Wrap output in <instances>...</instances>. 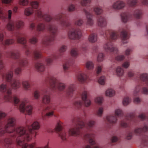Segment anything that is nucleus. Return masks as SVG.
Wrapping results in <instances>:
<instances>
[{"label": "nucleus", "instance_id": "obj_14", "mask_svg": "<svg viewBox=\"0 0 148 148\" xmlns=\"http://www.w3.org/2000/svg\"><path fill=\"white\" fill-rule=\"evenodd\" d=\"M114 114L110 115L106 117V121L111 124H115L117 122V117H122L124 115V113L122 110L120 108L116 109L115 110Z\"/></svg>", "mask_w": 148, "mask_h": 148}, {"label": "nucleus", "instance_id": "obj_39", "mask_svg": "<svg viewBox=\"0 0 148 148\" xmlns=\"http://www.w3.org/2000/svg\"><path fill=\"white\" fill-rule=\"evenodd\" d=\"M85 66L87 69L91 70L94 68V64L92 62L88 61L86 63Z\"/></svg>", "mask_w": 148, "mask_h": 148}, {"label": "nucleus", "instance_id": "obj_49", "mask_svg": "<svg viewBox=\"0 0 148 148\" xmlns=\"http://www.w3.org/2000/svg\"><path fill=\"white\" fill-rule=\"evenodd\" d=\"M33 96L35 99H38L40 97V92L38 90H35L33 94Z\"/></svg>", "mask_w": 148, "mask_h": 148}, {"label": "nucleus", "instance_id": "obj_41", "mask_svg": "<svg viewBox=\"0 0 148 148\" xmlns=\"http://www.w3.org/2000/svg\"><path fill=\"white\" fill-rule=\"evenodd\" d=\"M71 54L72 57L76 58L78 55V50L77 48H72L71 51Z\"/></svg>", "mask_w": 148, "mask_h": 148}, {"label": "nucleus", "instance_id": "obj_26", "mask_svg": "<svg viewBox=\"0 0 148 148\" xmlns=\"http://www.w3.org/2000/svg\"><path fill=\"white\" fill-rule=\"evenodd\" d=\"M83 10L85 13L87 19V24L88 25H92L94 23V21L92 19V14H91V12L88 11L84 9H83Z\"/></svg>", "mask_w": 148, "mask_h": 148}, {"label": "nucleus", "instance_id": "obj_30", "mask_svg": "<svg viewBox=\"0 0 148 148\" xmlns=\"http://www.w3.org/2000/svg\"><path fill=\"white\" fill-rule=\"evenodd\" d=\"M75 107L77 109L83 111L84 113V107L83 106V102L81 100L75 101L73 103Z\"/></svg>", "mask_w": 148, "mask_h": 148}, {"label": "nucleus", "instance_id": "obj_38", "mask_svg": "<svg viewBox=\"0 0 148 148\" xmlns=\"http://www.w3.org/2000/svg\"><path fill=\"white\" fill-rule=\"evenodd\" d=\"M22 84L25 90H28L30 87V85L29 81L27 80H24L22 82Z\"/></svg>", "mask_w": 148, "mask_h": 148}, {"label": "nucleus", "instance_id": "obj_32", "mask_svg": "<svg viewBox=\"0 0 148 148\" xmlns=\"http://www.w3.org/2000/svg\"><path fill=\"white\" fill-rule=\"evenodd\" d=\"M98 36L96 33H93L90 34L88 37L89 41L91 43L96 42L97 40Z\"/></svg>", "mask_w": 148, "mask_h": 148}, {"label": "nucleus", "instance_id": "obj_22", "mask_svg": "<svg viewBox=\"0 0 148 148\" xmlns=\"http://www.w3.org/2000/svg\"><path fill=\"white\" fill-rule=\"evenodd\" d=\"M4 37L3 33H0V42L5 47L10 45L15 42V40L12 38L7 39L3 41Z\"/></svg>", "mask_w": 148, "mask_h": 148}, {"label": "nucleus", "instance_id": "obj_42", "mask_svg": "<svg viewBox=\"0 0 148 148\" xmlns=\"http://www.w3.org/2000/svg\"><path fill=\"white\" fill-rule=\"evenodd\" d=\"M105 94L106 96L112 97L114 95L115 91L112 89H109L106 90Z\"/></svg>", "mask_w": 148, "mask_h": 148}, {"label": "nucleus", "instance_id": "obj_13", "mask_svg": "<svg viewBox=\"0 0 148 148\" xmlns=\"http://www.w3.org/2000/svg\"><path fill=\"white\" fill-rule=\"evenodd\" d=\"M67 47L66 46L63 45L59 48V53L52 55V57H48L45 59V61L48 65H50L53 62V59L57 60L60 59L63 55V53L66 50Z\"/></svg>", "mask_w": 148, "mask_h": 148}, {"label": "nucleus", "instance_id": "obj_5", "mask_svg": "<svg viewBox=\"0 0 148 148\" xmlns=\"http://www.w3.org/2000/svg\"><path fill=\"white\" fill-rule=\"evenodd\" d=\"M73 125L68 131L69 134L73 136H81L80 129L84 128L88 129L89 128L94 127L95 122L93 120H90L86 125L82 119L79 117L74 118L72 120Z\"/></svg>", "mask_w": 148, "mask_h": 148}, {"label": "nucleus", "instance_id": "obj_11", "mask_svg": "<svg viewBox=\"0 0 148 148\" xmlns=\"http://www.w3.org/2000/svg\"><path fill=\"white\" fill-rule=\"evenodd\" d=\"M62 123L61 122H58L54 130L51 128H47L46 130V131L48 133H51L54 131L57 132L61 139L63 140H66L67 137V134H66V131L62 129Z\"/></svg>", "mask_w": 148, "mask_h": 148}, {"label": "nucleus", "instance_id": "obj_55", "mask_svg": "<svg viewBox=\"0 0 148 148\" xmlns=\"http://www.w3.org/2000/svg\"><path fill=\"white\" fill-rule=\"evenodd\" d=\"M130 65V62L129 60L124 62L122 64V66L125 69L127 68Z\"/></svg>", "mask_w": 148, "mask_h": 148}, {"label": "nucleus", "instance_id": "obj_27", "mask_svg": "<svg viewBox=\"0 0 148 148\" xmlns=\"http://www.w3.org/2000/svg\"><path fill=\"white\" fill-rule=\"evenodd\" d=\"M97 23L99 26L103 27L106 26L107 21L106 18L103 16H100L98 17Z\"/></svg>", "mask_w": 148, "mask_h": 148}, {"label": "nucleus", "instance_id": "obj_1", "mask_svg": "<svg viewBox=\"0 0 148 148\" xmlns=\"http://www.w3.org/2000/svg\"><path fill=\"white\" fill-rule=\"evenodd\" d=\"M4 64L3 62L1 54L0 53V72L2 77L5 79L8 82L10 83V86L7 82L3 83L0 85V91L4 93V99L6 101L13 102L15 106L18 108L20 112L24 113L25 111L29 115L32 114L33 107L31 105H27L29 103V100L24 98L21 101L16 96H12V88L16 89L19 88L21 86V83L19 79H13V73L12 71H9L5 73L3 70Z\"/></svg>", "mask_w": 148, "mask_h": 148}, {"label": "nucleus", "instance_id": "obj_46", "mask_svg": "<svg viewBox=\"0 0 148 148\" xmlns=\"http://www.w3.org/2000/svg\"><path fill=\"white\" fill-rule=\"evenodd\" d=\"M141 86L140 85L138 84L136 85L134 89L133 92V95L134 96L137 95H138V93L139 92Z\"/></svg>", "mask_w": 148, "mask_h": 148}, {"label": "nucleus", "instance_id": "obj_63", "mask_svg": "<svg viewBox=\"0 0 148 148\" xmlns=\"http://www.w3.org/2000/svg\"><path fill=\"white\" fill-rule=\"evenodd\" d=\"M102 67V66L98 65L97 66L96 68L97 74H99L101 72Z\"/></svg>", "mask_w": 148, "mask_h": 148}, {"label": "nucleus", "instance_id": "obj_4", "mask_svg": "<svg viewBox=\"0 0 148 148\" xmlns=\"http://www.w3.org/2000/svg\"><path fill=\"white\" fill-rule=\"evenodd\" d=\"M31 127L32 129L28 125L27 128L23 127L25 133L22 136L21 139L23 144L20 145L22 148H34L35 146V143L28 144L25 143V142L30 141L32 137L36 136L37 132L35 130H38L40 128V125L38 122L35 121L32 124Z\"/></svg>", "mask_w": 148, "mask_h": 148}, {"label": "nucleus", "instance_id": "obj_3", "mask_svg": "<svg viewBox=\"0 0 148 148\" xmlns=\"http://www.w3.org/2000/svg\"><path fill=\"white\" fill-rule=\"evenodd\" d=\"M99 34L107 41L103 46L105 51L107 52L118 53V51L117 48L113 47L110 40L115 41L118 38V32L112 29H108L104 31L101 30Z\"/></svg>", "mask_w": 148, "mask_h": 148}, {"label": "nucleus", "instance_id": "obj_48", "mask_svg": "<svg viewBox=\"0 0 148 148\" xmlns=\"http://www.w3.org/2000/svg\"><path fill=\"white\" fill-rule=\"evenodd\" d=\"M91 2L90 0H82L80 2L81 5L83 6H88Z\"/></svg>", "mask_w": 148, "mask_h": 148}, {"label": "nucleus", "instance_id": "obj_34", "mask_svg": "<svg viewBox=\"0 0 148 148\" xmlns=\"http://www.w3.org/2000/svg\"><path fill=\"white\" fill-rule=\"evenodd\" d=\"M116 75L117 76L121 77L124 74V70L120 66H118L115 69Z\"/></svg>", "mask_w": 148, "mask_h": 148}, {"label": "nucleus", "instance_id": "obj_61", "mask_svg": "<svg viewBox=\"0 0 148 148\" xmlns=\"http://www.w3.org/2000/svg\"><path fill=\"white\" fill-rule=\"evenodd\" d=\"M127 76L129 78H132L134 75V73L133 71L132 70H130L127 72Z\"/></svg>", "mask_w": 148, "mask_h": 148}, {"label": "nucleus", "instance_id": "obj_21", "mask_svg": "<svg viewBox=\"0 0 148 148\" xmlns=\"http://www.w3.org/2000/svg\"><path fill=\"white\" fill-rule=\"evenodd\" d=\"M74 63V60L70 58L63 65V68L64 73L68 74L71 71L70 67Z\"/></svg>", "mask_w": 148, "mask_h": 148}, {"label": "nucleus", "instance_id": "obj_53", "mask_svg": "<svg viewBox=\"0 0 148 148\" xmlns=\"http://www.w3.org/2000/svg\"><path fill=\"white\" fill-rule=\"evenodd\" d=\"M125 58V56L123 55H119L115 57V59L118 61H121Z\"/></svg>", "mask_w": 148, "mask_h": 148}, {"label": "nucleus", "instance_id": "obj_51", "mask_svg": "<svg viewBox=\"0 0 148 148\" xmlns=\"http://www.w3.org/2000/svg\"><path fill=\"white\" fill-rule=\"evenodd\" d=\"M104 55L103 53H99L97 56V60L98 62H101L103 61Z\"/></svg>", "mask_w": 148, "mask_h": 148}, {"label": "nucleus", "instance_id": "obj_56", "mask_svg": "<svg viewBox=\"0 0 148 148\" xmlns=\"http://www.w3.org/2000/svg\"><path fill=\"white\" fill-rule=\"evenodd\" d=\"M29 3L28 0H19V4L23 6L27 5Z\"/></svg>", "mask_w": 148, "mask_h": 148}, {"label": "nucleus", "instance_id": "obj_36", "mask_svg": "<svg viewBox=\"0 0 148 148\" xmlns=\"http://www.w3.org/2000/svg\"><path fill=\"white\" fill-rule=\"evenodd\" d=\"M142 14V11L140 9L135 10L133 13V15L134 17L137 19L140 18Z\"/></svg>", "mask_w": 148, "mask_h": 148}, {"label": "nucleus", "instance_id": "obj_59", "mask_svg": "<svg viewBox=\"0 0 148 148\" xmlns=\"http://www.w3.org/2000/svg\"><path fill=\"white\" fill-rule=\"evenodd\" d=\"M141 91L143 94L146 95H148V88L147 87H142Z\"/></svg>", "mask_w": 148, "mask_h": 148}, {"label": "nucleus", "instance_id": "obj_35", "mask_svg": "<svg viewBox=\"0 0 148 148\" xmlns=\"http://www.w3.org/2000/svg\"><path fill=\"white\" fill-rule=\"evenodd\" d=\"M32 54L36 59L40 58L41 57V52L38 49H36L32 51Z\"/></svg>", "mask_w": 148, "mask_h": 148}, {"label": "nucleus", "instance_id": "obj_52", "mask_svg": "<svg viewBox=\"0 0 148 148\" xmlns=\"http://www.w3.org/2000/svg\"><path fill=\"white\" fill-rule=\"evenodd\" d=\"M105 77L103 76H102L98 79V82L101 85H103L105 84Z\"/></svg>", "mask_w": 148, "mask_h": 148}, {"label": "nucleus", "instance_id": "obj_6", "mask_svg": "<svg viewBox=\"0 0 148 148\" xmlns=\"http://www.w3.org/2000/svg\"><path fill=\"white\" fill-rule=\"evenodd\" d=\"M44 82L46 84H49L51 91L57 94L64 91L66 87L65 83L60 82L56 77L53 75H49L46 77Z\"/></svg>", "mask_w": 148, "mask_h": 148}, {"label": "nucleus", "instance_id": "obj_54", "mask_svg": "<svg viewBox=\"0 0 148 148\" xmlns=\"http://www.w3.org/2000/svg\"><path fill=\"white\" fill-rule=\"evenodd\" d=\"M131 101L130 99L128 97H125L123 100V103L124 106H127Z\"/></svg>", "mask_w": 148, "mask_h": 148}, {"label": "nucleus", "instance_id": "obj_12", "mask_svg": "<svg viewBox=\"0 0 148 148\" xmlns=\"http://www.w3.org/2000/svg\"><path fill=\"white\" fill-rule=\"evenodd\" d=\"M17 41L18 43H21L23 45V48L25 51V53L27 56L30 55L31 53L30 50V47L27 43L26 39L23 37H21L22 34L20 32H17L14 34Z\"/></svg>", "mask_w": 148, "mask_h": 148}, {"label": "nucleus", "instance_id": "obj_18", "mask_svg": "<svg viewBox=\"0 0 148 148\" xmlns=\"http://www.w3.org/2000/svg\"><path fill=\"white\" fill-rule=\"evenodd\" d=\"M88 93L86 91H83L79 95H77L76 96V98L78 97L82 99L84 102V104L85 107H88L90 106L91 104V101L90 100L88 99Z\"/></svg>", "mask_w": 148, "mask_h": 148}, {"label": "nucleus", "instance_id": "obj_16", "mask_svg": "<svg viewBox=\"0 0 148 148\" xmlns=\"http://www.w3.org/2000/svg\"><path fill=\"white\" fill-rule=\"evenodd\" d=\"M24 25L23 22L18 20L10 22L7 25V28L9 30L13 31L14 30L15 26L17 29H20L23 27Z\"/></svg>", "mask_w": 148, "mask_h": 148}, {"label": "nucleus", "instance_id": "obj_64", "mask_svg": "<svg viewBox=\"0 0 148 148\" xmlns=\"http://www.w3.org/2000/svg\"><path fill=\"white\" fill-rule=\"evenodd\" d=\"M141 101L140 98L139 97H135L134 99V102L136 103H139Z\"/></svg>", "mask_w": 148, "mask_h": 148}, {"label": "nucleus", "instance_id": "obj_60", "mask_svg": "<svg viewBox=\"0 0 148 148\" xmlns=\"http://www.w3.org/2000/svg\"><path fill=\"white\" fill-rule=\"evenodd\" d=\"M75 8L74 5L71 4L68 7V10L69 12H72L75 10Z\"/></svg>", "mask_w": 148, "mask_h": 148}, {"label": "nucleus", "instance_id": "obj_20", "mask_svg": "<svg viewBox=\"0 0 148 148\" xmlns=\"http://www.w3.org/2000/svg\"><path fill=\"white\" fill-rule=\"evenodd\" d=\"M126 6L125 3L123 1L118 0L114 2L112 7L115 10H120L123 9Z\"/></svg>", "mask_w": 148, "mask_h": 148}, {"label": "nucleus", "instance_id": "obj_29", "mask_svg": "<svg viewBox=\"0 0 148 148\" xmlns=\"http://www.w3.org/2000/svg\"><path fill=\"white\" fill-rule=\"evenodd\" d=\"M139 79L140 80L148 86V73H143L140 74Z\"/></svg>", "mask_w": 148, "mask_h": 148}, {"label": "nucleus", "instance_id": "obj_25", "mask_svg": "<svg viewBox=\"0 0 148 148\" xmlns=\"http://www.w3.org/2000/svg\"><path fill=\"white\" fill-rule=\"evenodd\" d=\"M75 88V86L73 84L69 85L65 91L66 96L69 97H72L73 95Z\"/></svg>", "mask_w": 148, "mask_h": 148}, {"label": "nucleus", "instance_id": "obj_19", "mask_svg": "<svg viewBox=\"0 0 148 148\" xmlns=\"http://www.w3.org/2000/svg\"><path fill=\"white\" fill-rule=\"evenodd\" d=\"M120 37L122 40V44L123 45L128 42L127 40L130 38V34L127 29H123L120 34Z\"/></svg>", "mask_w": 148, "mask_h": 148}, {"label": "nucleus", "instance_id": "obj_10", "mask_svg": "<svg viewBox=\"0 0 148 148\" xmlns=\"http://www.w3.org/2000/svg\"><path fill=\"white\" fill-rule=\"evenodd\" d=\"M95 134L93 132L87 133L84 135V139L88 142L91 145H86L84 148H103L101 146L96 143L95 139Z\"/></svg>", "mask_w": 148, "mask_h": 148}, {"label": "nucleus", "instance_id": "obj_17", "mask_svg": "<svg viewBox=\"0 0 148 148\" xmlns=\"http://www.w3.org/2000/svg\"><path fill=\"white\" fill-rule=\"evenodd\" d=\"M67 34L69 38L73 40L79 39L82 35L81 32L79 29L73 27L68 31Z\"/></svg>", "mask_w": 148, "mask_h": 148}, {"label": "nucleus", "instance_id": "obj_44", "mask_svg": "<svg viewBox=\"0 0 148 148\" xmlns=\"http://www.w3.org/2000/svg\"><path fill=\"white\" fill-rule=\"evenodd\" d=\"M94 11L97 15H100L102 13L103 10L102 8L100 7H96L94 8Z\"/></svg>", "mask_w": 148, "mask_h": 148}, {"label": "nucleus", "instance_id": "obj_24", "mask_svg": "<svg viewBox=\"0 0 148 148\" xmlns=\"http://www.w3.org/2000/svg\"><path fill=\"white\" fill-rule=\"evenodd\" d=\"M121 17L122 21L123 23H126L132 18V14L129 12H123L121 14Z\"/></svg>", "mask_w": 148, "mask_h": 148}, {"label": "nucleus", "instance_id": "obj_62", "mask_svg": "<svg viewBox=\"0 0 148 148\" xmlns=\"http://www.w3.org/2000/svg\"><path fill=\"white\" fill-rule=\"evenodd\" d=\"M83 21L82 19H79L75 22V24L77 25L80 26L82 25L83 23Z\"/></svg>", "mask_w": 148, "mask_h": 148}, {"label": "nucleus", "instance_id": "obj_31", "mask_svg": "<svg viewBox=\"0 0 148 148\" xmlns=\"http://www.w3.org/2000/svg\"><path fill=\"white\" fill-rule=\"evenodd\" d=\"M35 67L37 71L40 72H42L45 71V66L41 63L39 62L36 63L35 65Z\"/></svg>", "mask_w": 148, "mask_h": 148}, {"label": "nucleus", "instance_id": "obj_2", "mask_svg": "<svg viewBox=\"0 0 148 148\" xmlns=\"http://www.w3.org/2000/svg\"><path fill=\"white\" fill-rule=\"evenodd\" d=\"M30 4L32 8H26L24 10V14L27 16H29L34 12L35 14L39 18L43 19L47 22H50L47 28L50 35L45 36L42 40V43L46 46L53 45L57 32V28L55 25L59 24L64 29L70 26V23L65 19V15L62 12L51 17L49 15L44 14L38 8V3L36 1H32Z\"/></svg>", "mask_w": 148, "mask_h": 148}, {"label": "nucleus", "instance_id": "obj_47", "mask_svg": "<svg viewBox=\"0 0 148 148\" xmlns=\"http://www.w3.org/2000/svg\"><path fill=\"white\" fill-rule=\"evenodd\" d=\"M133 133L132 131L130 130L127 131L126 134V138L127 140H130L132 139L133 136Z\"/></svg>", "mask_w": 148, "mask_h": 148}, {"label": "nucleus", "instance_id": "obj_15", "mask_svg": "<svg viewBox=\"0 0 148 148\" xmlns=\"http://www.w3.org/2000/svg\"><path fill=\"white\" fill-rule=\"evenodd\" d=\"M56 107L53 105H50L49 106L44 108L42 109L43 112L45 113V114H42V117L44 120H47L49 117H51L54 115V111L56 110Z\"/></svg>", "mask_w": 148, "mask_h": 148}, {"label": "nucleus", "instance_id": "obj_40", "mask_svg": "<svg viewBox=\"0 0 148 148\" xmlns=\"http://www.w3.org/2000/svg\"><path fill=\"white\" fill-rule=\"evenodd\" d=\"M127 3L130 6L135 7L137 5L138 0H127Z\"/></svg>", "mask_w": 148, "mask_h": 148}, {"label": "nucleus", "instance_id": "obj_45", "mask_svg": "<svg viewBox=\"0 0 148 148\" xmlns=\"http://www.w3.org/2000/svg\"><path fill=\"white\" fill-rule=\"evenodd\" d=\"M45 25L42 23H39L37 26V30L38 31H43L45 29Z\"/></svg>", "mask_w": 148, "mask_h": 148}, {"label": "nucleus", "instance_id": "obj_43", "mask_svg": "<svg viewBox=\"0 0 148 148\" xmlns=\"http://www.w3.org/2000/svg\"><path fill=\"white\" fill-rule=\"evenodd\" d=\"M104 108L102 107H99L96 112V114L98 116L101 117L103 113Z\"/></svg>", "mask_w": 148, "mask_h": 148}, {"label": "nucleus", "instance_id": "obj_8", "mask_svg": "<svg viewBox=\"0 0 148 148\" xmlns=\"http://www.w3.org/2000/svg\"><path fill=\"white\" fill-rule=\"evenodd\" d=\"M146 118V115L145 113L140 114L138 117L133 113H129L125 116V118L129 121V123H128L123 120L121 121L120 125L121 127L123 128H130V125H135L138 123V119L143 120Z\"/></svg>", "mask_w": 148, "mask_h": 148}, {"label": "nucleus", "instance_id": "obj_37", "mask_svg": "<svg viewBox=\"0 0 148 148\" xmlns=\"http://www.w3.org/2000/svg\"><path fill=\"white\" fill-rule=\"evenodd\" d=\"M4 141L5 148H12L11 146L12 142V139L7 138L4 140Z\"/></svg>", "mask_w": 148, "mask_h": 148}, {"label": "nucleus", "instance_id": "obj_28", "mask_svg": "<svg viewBox=\"0 0 148 148\" xmlns=\"http://www.w3.org/2000/svg\"><path fill=\"white\" fill-rule=\"evenodd\" d=\"M42 93L45 94L42 99V103L45 104H48L50 101V98L49 95L45 94L47 93L48 90L47 89H45L42 91Z\"/></svg>", "mask_w": 148, "mask_h": 148}, {"label": "nucleus", "instance_id": "obj_9", "mask_svg": "<svg viewBox=\"0 0 148 148\" xmlns=\"http://www.w3.org/2000/svg\"><path fill=\"white\" fill-rule=\"evenodd\" d=\"M148 132V124L144 123L140 127L136 128L134 130V133L138 136H142V145L144 146L148 145V136L143 135V134Z\"/></svg>", "mask_w": 148, "mask_h": 148}, {"label": "nucleus", "instance_id": "obj_58", "mask_svg": "<svg viewBox=\"0 0 148 148\" xmlns=\"http://www.w3.org/2000/svg\"><path fill=\"white\" fill-rule=\"evenodd\" d=\"M132 51V48H128L124 52V54L126 56H129Z\"/></svg>", "mask_w": 148, "mask_h": 148}, {"label": "nucleus", "instance_id": "obj_23", "mask_svg": "<svg viewBox=\"0 0 148 148\" xmlns=\"http://www.w3.org/2000/svg\"><path fill=\"white\" fill-rule=\"evenodd\" d=\"M12 11L11 10H9L6 14L4 12L3 8L2 7H0V19L4 20L8 19L10 20L11 18Z\"/></svg>", "mask_w": 148, "mask_h": 148}, {"label": "nucleus", "instance_id": "obj_7", "mask_svg": "<svg viewBox=\"0 0 148 148\" xmlns=\"http://www.w3.org/2000/svg\"><path fill=\"white\" fill-rule=\"evenodd\" d=\"M6 56L7 57L11 58L16 60V63L18 66L14 70L15 73L17 75L20 74L24 67L27 66V60L25 58L21 57L20 52L18 51L7 52Z\"/></svg>", "mask_w": 148, "mask_h": 148}, {"label": "nucleus", "instance_id": "obj_33", "mask_svg": "<svg viewBox=\"0 0 148 148\" xmlns=\"http://www.w3.org/2000/svg\"><path fill=\"white\" fill-rule=\"evenodd\" d=\"M87 75L83 73H80L78 76V80L82 82H86L88 79Z\"/></svg>", "mask_w": 148, "mask_h": 148}, {"label": "nucleus", "instance_id": "obj_57", "mask_svg": "<svg viewBox=\"0 0 148 148\" xmlns=\"http://www.w3.org/2000/svg\"><path fill=\"white\" fill-rule=\"evenodd\" d=\"M29 42L32 44L35 45L38 41V39L36 37L33 36L29 40Z\"/></svg>", "mask_w": 148, "mask_h": 148}, {"label": "nucleus", "instance_id": "obj_50", "mask_svg": "<svg viewBox=\"0 0 148 148\" xmlns=\"http://www.w3.org/2000/svg\"><path fill=\"white\" fill-rule=\"evenodd\" d=\"M103 97H98L95 99V102L98 105H101L103 102Z\"/></svg>", "mask_w": 148, "mask_h": 148}]
</instances>
